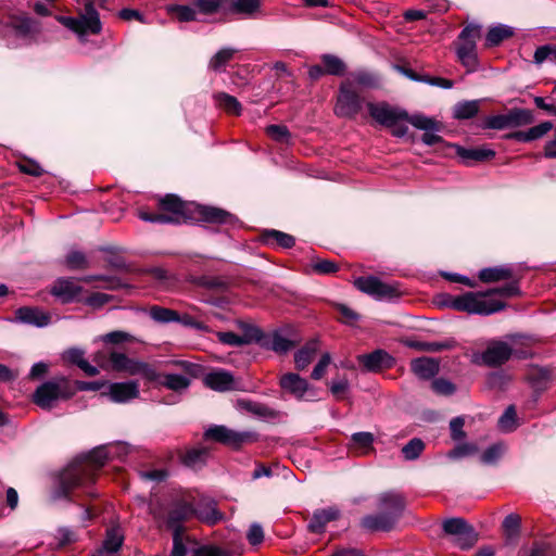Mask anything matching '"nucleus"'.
Here are the masks:
<instances>
[{
	"mask_svg": "<svg viewBox=\"0 0 556 556\" xmlns=\"http://www.w3.org/2000/svg\"><path fill=\"white\" fill-rule=\"evenodd\" d=\"M514 35V30L511 27L506 25H497L494 27H491L485 36V46L496 47L501 42H503L505 39L510 38Z\"/></svg>",
	"mask_w": 556,
	"mask_h": 556,
	"instance_id": "de8ad7c7",
	"label": "nucleus"
},
{
	"mask_svg": "<svg viewBox=\"0 0 556 556\" xmlns=\"http://www.w3.org/2000/svg\"><path fill=\"white\" fill-rule=\"evenodd\" d=\"M528 381L535 391L543 392L548 388L551 371L547 368L535 367L528 374Z\"/></svg>",
	"mask_w": 556,
	"mask_h": 556,
	"instance_id": "37998d69",
	"label": "nucleus"
},
{
	"mask_svg": "<svg viewBox=\"0 0 556 556\" xmlns=\"http://www.w3.org/2000/svg\"><path fill=\"white\" fill-rule=\"evenodd\" d=\"M351 441L353 445L362 450L364 454L374 450L372 443L375 441V437L371 432H355L352 434Z\"/></svg>",
	"mask_w": 556,
	"mask_h": 556,
	"instance_id": "5fc2aeb1",
	"label": "nucleus"
},
{
	"mask_svg": "<svg viewBox=\"0 0 556 556\" xmlns=\"http://www.w3.org/2000/svg\"><path fill=\"white\" fill-rule=\"evenodd\" d=\"M480 111L479 100H465L459 101L454 105L453 117L456 119H470L475 117Z\"/></svg>",
	"mask_w": 556,
	"mask_h": 556,
	"instance_id": "79ce46f5",
	"label": "nucleus"
},
{
	"mask_svg": "<svg viewBox=\"0 0 556 556\" xmlns=\"http://www.w3.org/2000/svg\"><path fill=\"white\" fill-rule=\"evenodd\" d=\"M109 395L114 402H128L139 396V384L137 381L111 383L109 388Z\"/></svg>",
	"mask_w": 556,
	"mask_h": 556,
	"instance_id": "393cba45",
	"label": "nucleus"
},
{
	"mask_svg": "<svg viewBox=\"0 0 556 556\" xmlns=\"http://www.w3.org/2000/svg\"><path fill=\"white\" fill-rule=\"evenodd\" d=\"M239 406L247 410L248 413H251L257 417L264 418V419H276L280 416V413L271 407H269L266 404L249 401V400H241L239 401Z\"/></svg>",
	"mask_w": 556,
	"mask_h": 556,
	"instance_id": "58836bf2",
	"label": "nucleus"
},
{
	"mask_svg": "<svg viewBox=\"0 0 556 556\" xmlns=\"http://www.w3.org/2000/svg\"><path fill=\"white\" fill-rule=\"evenodd\" d=\"M156 380H153L154 382H157L160 386L165 387L168 390H173L175 392H181L184 390H187L190 386V379L182 375L177 374H164L160 375Z\"/></svg>",
	"mask_w": 556,
	"mask_h": 556,
	"instance_id": "ea45409f",
	"label": "nucleus"
},
{
	"mask_svg": "<svg viewBox=\"0 0 556 556\" xmlns=\"http://www.w3.org/2000/svg\"><path fill=\"white\" fill-rule=\"evenodd\" d=\"M65 265L71 270L87 269L89 267V261L84 252L73 250L67 253Z\"/></svg>",
	"mask_w": 556,
	"mask_h": 556,
	"instance_id": "864d4df0",
	"label": "nucleus"
},
{
	"mask_svg": "<svg viewBox=\"0 0 556 556\" xmlns=\"http://www.w3.org/2000/svg\"><path fill=\"white\" fill-rule=\"evenodd\" d=\"M166 12L170 17L180 23L205 22V18L198 17V12L193 4H168L166 5Z\"/></svg>",
	"mask_w": 556,
	"mask_h": 556,
	"instance_id": "7c9ffc66",
	"label": "nucleus"
},
{
	"mask_svg": "<svg viewBox=\"0 0 556 556\" xmlns=\"http://www.w3.org/2000/svg\"><path fill=\"white\" fill-rule=\"evenodd\" d=\"M521 518L517 514H509L503 521V528L508 538H517L519 534Z\"/></svg>",
	"mask_w": 556,
	"mask_h": 556,
	"instance_id": "680f3d73",
	"label": "nucleus"
},
{
	"mask_svg": "<svg viewBox=\"0 0 556 556\" xmlns=\"http://www.w3.org/2000/svg\"><path fill=\"white\" fill-rule=\"evenodd\" d=\"M357 362L364 370L369 372H378L392 368L395 365V358L381 349L375 350L368 354L358 355Z\"/></svg>",
	"mask_w": 556,
	"mask_h": 556,
	"instance_id": "a211bd4d",
	"label": "nucleus"
},
{
	"mask_svg": "<svg viewBox=\"0 0 556 556\" xmlns=\"http://www.w3.org/2000/svg\"><path fill=\"white\" fill-rule=\"evenodd\" d=\"M505 281L506 283L502 287L491 288L484 292H477L478 294H482L483 301L485 303H496L502 305V307L496 309L494 313L503 311L506 307V303L500 300L490 299V296L500 295L503 298H515L521 295V290L519 286L520 279L519 277H517L516 274L514 275V278L506 279Z\"/></svg>",
	"mask_w": 556,
	"mask_h": 556,
	"instance_id": "6ab92c4d",
	"label": "nucleus"
},
{
	"mask_svg": "<svg viewBox=\"0 0 556 556\" xmlns=\"http://www.w3.org/2000/svg\"><path fill=\"white\" fill-rule=\"evenodd\" d=\"M17 168L23 174L33 176V177H40L43 175L45 170L40 166V164L31 159H23L16 163Z\"/></svg>",
	"mask_w": 556,
	"mask_h": 556,
	"instance_id": "bf43d9fd",
	"label": "nucleus"
},
{
	"mask_svg": "<svg viewBox=\"0 0 556 556\" xmlns=\"http://www.w3.org/2000/svg\"><path fill=\"white\" fill-rule=\"evenodd\" d=\"M442 529L460 549H469L478 542V532L464 518H448L443 521Z\"/></svg>",
	"mask_w": 556,
	"mask_h": 556,
	"instance_id": "ddd939ff",
	"label": "nucleus"
},
{
	"mask_svg": "<svg viewBox=\"0 0 556 556\" xmlns=\"http://www.w3.org/2000/svg\"><path fill=\"white\" fill-rule=\"evenodd\" d=\"M203 438L205 441H213L232 448H239L244 443L253 441L254 434L251 432H238L226 426L215 425L204 431Z\"/></svg>",
	"mask_w": 556,
	"mask_h": 556,
	"instance_id": "4468645a",
	"label": "nucleus"
},
{
	"mask_svg": "<svg viewBox=\"0 0 556 556\" xmlns=\"http://www.w3.org/2000/svg\"><path fill=\"white\" fill-rule=\"evenodd\" d=\"M191 3L198 12V17L201 18L215 15L220 11L226 13L227 0H191Z\"/></svg>",
	"mask_w": 556,
	"mask_h": 556,
	"instance_id": "4c0bfd02",
	"label": "nucleus"
},
{
	"mask_svg": "<svg viewBox=\"0 0 556 556\" xmlns=\"http://www.w3.org/2000/svg\"><path fill=\"white\" fill-rule=\"evenodd\" d=\"M279 387L283 393L302 401H314L316 396L315 389L309 382L299 374L287 372L280 376Z\"/></svg>",
	"mask_w": 556,
	"mask_h": 556,
	"instance_id": "2eb2a0df",
	"label": "nucleus"
},
{
	"mask_svg": "<svg viewBox=\"0 0 556 556\" xmlns=\"http://www.w3.org/2000/svg\"><path fill=\"white\" fill-rule=\"evenodd\" d=\"M482 27L479 24L470 23L459 33L455 41V53L460 64L468 73L477 71L479 66L477 42L481 38Z\"/></svg>",
	"mask_w": 556,
	"mask_h": 556,
	"instance_id": "1a4fd4ad",
	"label": "nucleus"
},
{
	"mask_svg": "<svg viewBox=\"0 0 556 556\" xmlns=\"http://www.w3.org/2000/svg\"><path fill=\"white\" fill-rule=\"evenodd\" d=\"M413 346H415L421 351L435 353V352H441L444 350L454 349L456 346V341L454 339H447L442 342H437V341L417 342V343L413 344Z\"/></svg>",
	"mask_w": 556,
	"mask_h": 556,
	"instance_id": "6e6d98bb",
	"label": "nucleus"
},
{
	"mask_svg": "<svg viewBox=\"0 0 556 556\" xmlns=\"http://www.w3.org/2000/svg\"><path fill=\"white\" fill-rule=\"evenodd\" d=\"M237 49L223 48L217 51L208 62V68L213 72L220 73L225 71L226 65L233 59Z\"/></svg>",
	"mask_w": 556,
	"mask_h": 556,
	"instance_id": "49530a36",
	"label": "nucleus"
},
{
	"mask_svg": "<svg viewBox=\"0 0 556 556\" xmlns=\"http://www.w3.org/2000/svg\"><path fill=\"white\" fill-rule=\"evenodd\" d=\"M465 418L463 416H457L451 419L450 421V432L451 439L455 442L463 441L466 439L467 434L464 431Z\"/></svg>",
	"mask_w": 556,
	"mask_h": 556,
	"instance_id": "e2e57ef3",
	"label": "nucleus"
},
{
	"mask_svg": "<svg viewBox=\"0 0 556 556\" xmlns=\"http://www.w3.org/2000/svg\"><path fill=\"white\" fill-rule=\"evenodd\" d=\"M456 154L462 159L466 165H472L473 163L488 162L495 156V151L486 146L476 148H463L456 147Z\"/></svg>",
	"mask_w": 556,
	"mask_h": 556,
	"instance_id": "5701e85b",
	"label": "nucleus"
},
{
	"mask_svg": "<svg viewBox=\"0 0 556 556\" xmlns=\"http://www.w3.org/2000/svg\"><path fill=\"white\" fill-rule=\"evenodd\" d=\"M64 358L68 363L76 365L79 369H81L89 377H94L99 374L98 367L89 364L85 359V352L81 349H78V348L68 349L64 353Z\"/></svg>",
	"mask_w": 556,
	"mask_h": 556,
	"instance_id": "473e14b6",
	"label": "nucleus"
},
{
	"mask_svg": "<svg viewBox=\"0 0 556 556\" xmlns=\"http://www.w3.org/2000/svg\"><path fill=\"white\" fill-rule=\"evenodd\" d=\"M266 134L278 142H288L291 134L285 125H269L266 127Z\"/></svg>",
	"mask_w": 556,
	"mask_h": 556,
	"instance_id": "338daca9",
	"label": "nucleus"
},
{
	"mask_svg": "<svg viewBox=\"0 0 556 556\" xmlns=\"http://www.w3.org/2000/svg\"><path fill=\"white\" fill-rule=\"evenodd\" d=\"M510 345L503 341H492L480 355V362L489 367H497L505 364L514 355Z\"/></svg>",
	"mask_w": 556,
	"mask_h": 556,
	"instance_id": "f3484780",
	"label": "nucleus"
},
{
	"mask_svg": "<svg viewBox=\"0 0 556 556\" xmlns=\"http://www.w3.org/2000/svg\"><path fill=\"white\" fill-rule=\"evenodd\" d=\"M81 292L83 287L70 277L58 278L50 290V293L63 304L74 302Z\"/></svg>",
	"mask_w": 556,
	"mask_h": 556,
	"instance_id": "aec40b11",
	"label": "nucleus"
},
{
	"mask_svg": "<svg viewBox=\"0 0 556 556\" xmlns=\"http://www.w3.org/2000/svg\"><path fill=\"white\" fill-rule=\"evenodd\" d=\"M195 508L191 503L178 502L176 503L167 514L166 526L173 533L182 532V523L193 517Z\"/></svg>",
	"mask_w": 556,
	"mask_h": 556,
	"instance_id": "412c9836",
	"label": "nucleus"
},
{
	"mask_svg": "<svg viewBox=\"0 0 556 556\" xmlns=\"http://www.w3.org/2000/svg\"><path fill=\"white\" fill-rule=\"evenodd\" d=\"M319 342L314 339L306 342L295 354L294 365L298 370H304L315 358Z\"/></svg>",
	"mask_w": 556,
	"mask_h": 556,
	"instance_id": "72a5a7b5",
	"label": "nucleus"
},
{
	"mask_svg": "<svg viewBox=\"0 0 556 556\" xmlns=\"http://www.w3.org/2000/svg\"><path fill=\"white\" fill-rule=\"evenodd\" d=\"M15 319L23 324L45 327L50 324L51 316L38 307L23 306L15 311Z\"/></svg>",
	"mask_w": 556,
	"mask_h": 556,
	"instance_id": "a878e982",
	"label": "nucleus"
},
{
	"mask_svg": "<svg viewBox=\"0 0 556 556\" xmlns=\"http://www.w3.org/2000/svg\"><path fill=\"white\" fill-rule=\"evenodd\" d=\"M377 513L367 514L359 520V527L368 532H390L394 530L406 508V497L401 492L390 490L376 497Z\"/></svg>",
	"mask_w": 556,
	"mask_h": 556,
	"instance_id": "7ed1b4c3",
	"label": "nucleus"
},
{
	"mask_svg": "<svg viewBox=\"0 0 556 556\" xmlns=\"http://www.w3.org/2000/svg\"><path fill=\"white\" fill-rule=\"evenodd\" d=\"M439 306L450 307L457 312L488 316L502 307L496 303H485L482 294L466 292L462 295L441 294L438 298Z\"/></svg>",
	"mask_w": 556,
	"mask_h": 556,
	"instance_id": "6e6552de",
	"label": "nucleus"
},
{
	"mask_svg": "<svg viewBox=\"0 0 556 556\" xmlns=\"http://www.w3.org/2000/svg\"><path fill=\"white\" fill-rule=\"evenodd\" d=\"M321 62L326 75L342 76L346 71L345 63L337 55L323 54Z\"/></svg>",
	"mask_w": 556,
	"mask_h": 556,
	"instance_id": "09e8293b",
	"label": "nucleus"
},
{
	"mask_svg": "<svg viewBox=\"0 0 556 556\" xmlns=\"http://www.w3.org/2000/svg\"><path fill=\"white\" fill-rule=\"evenodd\" d=\"M240 328L243 331L240 336L243 345L256 343L262 349L280 355L287 354L296 345L295 341L283 337L280 330L264 332L260 327L245 323H241Z\"/></svg>",
	"mask_w": 556,
	"mask_h": 556,
	"instance_id": "0eeeda50",
	"label": "nucleus"
},
{
	"mask_svg": "<svg viewBox=\"0 0 556 556\" xmlns=\"http://www.w3.org/2000/svg\"><path fill=\"white\" fill-rule=\"evenodd\" d=\"M357 290L366 293L377 300L392 301L401 298L403 291L399 282H383L375 276H362L354 280Z\"/></svg>",
	"mask_w": 556,
	"mask_h": 556,
	"instance_id": "f8f14e48",
	"label": "nucleus"
},
{
	"mask_svg": "<svg viewBox=\"0 0 556 556\" xmlns=\"http://www.w3.org/2000/svg\"><path fill=\"white\" fill-rule=\"evenodd\" d=\"M59 21L79 36L99 35L102 30L99 13L92 3H85L84 11L78 16H59Z\"/></svg>",
	"mask_w": 556,
	"mask_h": 556,
	"instance_id": "9d476101",
	"label": "nucleus"
},
{
	"mask_svg": "<svg viewBox=\"0 0 556 556\" xmlns=\"http://www.w3.org/2000/svg\"><path fill=\"white\" fill-rule=\"evenodd\" d=\"M192 205L193 203H187L178 195L169 193L159 199L157 212L140 210L138 216L144 222L157 224L191 223Z\"/></svg>",
	"mask_w": 556,
	"mask_h": 556,
	"instance_id": "423d86ee",
	"label": "nucleus"
},
{
	"mask_svg": "<svg viewBox=\"0 0 556 556\" xmlns=\"http://www.w3.org/2000/svg\"><path fill=\"white\" fill-rule=\"evenodd\" d=\"M125 540L123 529L116 525L106 529L105 539L100 549L116 556V553L121 549Z\"/></svg>",
	"mask_w": 556,
	"mask_h": 556,
	"instance_id": "2f4dec72",
	"label": "nucleus"
},
{
	"mask_svg": "<svg viewBox=\"0 0 556 556\" xmlns=\"http://www.w3.org/2000/svg\"><path fill=\"white\" fill-rule=\"evenodd\" d=\"M410 369L418 378L430 380L439 372L440 364L434 358L419 357L412 361Z\"/></svg>",
	"mask_w": 556,
	"mask_h": 556,
	"instance_id": "bb28decb",
	"label": "nucleus"
},
{
	"mask_svg": "<svg viewBox=\"0 0 556 556\" xmlns=\"http://www.w3.org/2000/svg\"><path fill=\"white\" fill-rule=\"evenodd\" d=\"M216 104L223 109L228 114L240 115L242 111V106L237 98L225 93L219 92L214 96Z\"/></svg>",
	"mask_w": 556,
	"mask_h": 556,
	"instance_id": "8fccbe9b",
	"label": "nucleus"
},
{
	"mask_svg": "<svg viewBox=\"0 0 556 556\" xmlns=\"http://www.w3.org/2000/svg\"><path fill=\"white\" fill-rule=\"evenodd\" d=\"M365 99L353 88L349 81H341L336 99L333 112L336 116L355 119L363 111Z\"/></svg>",
	"mask_w": 556,
	"mask_h": 556,
	"instance_id": "9b49d317",
	"label": "nucleus"
},
{
	"mask_svg": "<svg viewBox=\"0 0 556 556\" xmlns=\"http://www.w3.org/2000/svg\"><path fill=\"white\" fill-rule=\"evenodd\" d=\"M193 556H231V554L219 546L204 545L197 548Z\"/></svg>",
	"mask_w": 556,
	"mask_h": 556,
	"instance_id": "774afa93",
	"label": "nucleus"
},
{
	"mask_svg": "<svg viewBox=\"0 0 556 556\" xmlns=\"http://www.w3.org/2000/svg\"><path fill=\"white\" fill-rule=\"evenodd\" d=\"M504 451L503 444L496 443L489 446L481 455L480 459L485 465L495 464L502 456Z\"/></svg>",
	"mask_w": 556,
	"mask_h": 556,
	"instance_id": "0e129e2a",
	"label": "nucleus"
},
{
	"mask_svg": "<svg viewBox=\"0 0 556 556\" xmlns=\"http://www.w3.org/2000/svg\"><path fill=\"white\" fill-rule=\"evenodd\" d=\"M341 517V511L336 506H329L327 508L317 509L313 513V516L307 525V530L311 533L321 534L325 532L326 527L329 522L336 521Z\"/></svg>",
	"mask_w": 556,
	"mask_h": 556,
	"instance_id": "4be33fe9",
	"label": "nucleus"
},
{
	"mask_svg": "<svg viewBox=\"0 0 556 556\" xmlns=\"http://www.w3.org/2000/svg\"><path fill=\"white\" fill-rule=\"evenodd\" d=\"M150 317L153 320H155L157 323H162V324L181 321L178 312L170 309V308L157 306V305H154L150 308Z\"/></svg>",
	"mask_w": 556,
	"mask_h": 556,
	"instance_id": "3c124183",
	"label": "nucleus"
},
{
	"mask_svg": "<svg viewBox=\"0 0 556 556\" xmlns=\"http://www.w3.org/2000/svg\"><path fill=\"white\" fill-rule=\"evenodd\" d=\"M426 444L419 438H413L402 447V455L405 460L417 459L425 451Z\"/></svg>",
	"mask_w": 556,
	"mask_h": 556,
	"instance_id": "603ef678",
	"label": "nucleus"
},
{
	"mask_svg": "<svg viewBox=\"0 0 556 556\" xmlns=\"http://www.w3.org/2000/svg\"><path fill=\"white\" fill-rule=\"evenodd\" d=\"M10 27L15 31L16 36L22 38L30 37L40 31L39 23L27 15L12 16Z\"/></svg>",
	"mask_w": 556,
	"mask_h": 556,
	"instance_id": "c85d7f7f",
	"label": "nucleus"
},
{
	"mask_svg": "<svg viewBox=\"0 0 556 556\" xmlns=\"http://www.w3.org/2000/svg\"><path fill=\"white\" fill-rule=\"evenodd\" d=\"M203 382L207 388L218 392L236 390L232 374L224 369L206 374Z\"/></svg>",
	"mask_w": 556,
	"mask_h": 556,
	"instance_id": "b1692460",
	"label": "nucleus"
},
{
	"mask_svg": "<svg viewBox=\"0 0 556 556\" xmlns=\"http://www.w3.org/2000/svg\"><path fill=\"white\" fill-rule=\"evenodd\" d=\"M479 447L475 443H460L457 444L453 450H451L447 456L452 459H458L467 456H471L477 454Z\"/></svg>",
	"mask_w": 556,
	"mask_h": 556,
	"instance_id": "052dcab7",
	"label": "nucleus"
},
{
	"mask_svg": "<svg viewBox=\"0 0 556 556\" xmlns=\"http://www.w3.org/2000/svg\"><path fill=\"white\" fill-rule=\"evenodd\" d=\"M369 116L380 126L391 130L392 136L403 138L408 131L405 123L422 130H438L439 123L421 114L409 115L402 108L391 105L386 101L367 102Z\"/></svg>",
	"mask_w": 556,
	"mask_h": 556,
	"instance_id": "f03ea898",
	"label": "nucleus"
},
{
	"mask_svg": "<svg viewBox=\"0 0 556 556\" xmlns=\"http://www.w3.org/2000/svg\"><path fill=\"white\" fill-rule=\"evenodd\" d=\"M192 222H203L216 225H231L237 218L230 212L210 205L193 204L191 212Z\"/></svg>",
	"mask_w": 556,
	"mask_h": 556,
	"instance_id": "dca6fc26",
	"label": "nucleus"
},
{
	"mask_svg": "<svg viewBox=\"0 0 556 556\" xmlns=\"http://www.w3.org/2000/svg\"><path fill=\"white\" fill-rule=\"evenodd\" d=\"M194 283L199 287L216 292H226L230 287L229 280L220 276L204 275L198 277L194 280Z\"/></svg>",
	"mask_w": 556,
	"mask_h": 556,
	"instance_id": "c03bdc74",
	"label": "nucleus"
},
{
	"mask_svg": "<svg viewBox=\"0 0 556 556\" xmlns=\"http://www.w3.org/2000/svg\"><path fill=\"white\" fill-rule=\"evenodd\" d=\"M506 114L509 128L531 125L535 121L533 112L528 109L514 108L510 109Z\"/></svg>",
	"mask_w": 556,
	"mask_h": 556,
	"instance_id": "a19ab883",
	"label": "nucleus"
},
{
	"mask_svg": "<svg viewBox=\"0 0 556 556\" xmlns=\"http://www.w3.org/2000/svg\"><path fill=\"white\" fill-rule=\"evenodd\" d=\"M262 241L267 245L291 249L295 244L293 236L276 229H267L262 233Z\"/></svg>",
	"mask_w": 556,
	"mask_h": 556,
	"instance_id": "c9c22d12",
	"label": "nucleus"
},
{
	"mask_svg": "<svg viewBox=\"0 0 556 556\" xmlns=\"http://www.w3.org/2000/svg\"><path fill=\"white\" fill-rule=\"evenodd\" d=\"M262 0H227L226 14L251 16L260 10Z\"/></svg>",
	"mask_w": 556,
	"mask_h": 556,
	"instance_id": "f704fd0d",
	"label": "nucleus"
},
{
	"mask_svg": "<svg viewBox=\"0 0 556 556\" xmlns=\"http://www.w3.org/2000/svg\"><path fill=\"white\" fill-rule=\"evenodd\" d=\"M515 274L516 273L510 265H501L482 268L478 274V278L484 283H493L511 279Z\"/></svg>",
	"mask_w": 556,
	"mask_h": 556,
	"instance_id": "cd10ccee",
	"label": "nucleus"
},
{
	"mask_svg": "<svg viewBox=\"0 0 556 556\" xmlns=\"http://www.w3.org/2000/svg\"><path fill=\"white\" fill-rule=\"evenodd\" d=\"M343 81H349L353 89H355L356 86L363 88H376L379 83L377 76L367 71L353 72Z\"/></svg>",
	"mask_w": 556,
	"mask_h": 556,
	"instance_id": "a18cd8bd",
	"label": "nucleus"
},
{
	"mask_svg": "<svg viewBox=\"0 0 556 556\" xmlns=\"http://www.w3.org/2000/svg\"><path fill=\"white\" fill-rule=\"evenodd\" d=\"M149 273L153 279L162 283L166 289L170 288L176 281L175 277L162 267H153Z\"/></svg>",
	"mask_w": 556,
	"mask_h": 556,
	"instance_id": "69168bd1",
	"label": "nucleus"
},
{
	"mask_svg": "<svg viewBox=\"0 0 556 556\" xmlns=\"http://www.w3.org/2000/svg\"><path fill=\"white\" fill-rule=\"evenodd\" d=\"M208 454L210 451L206 447H192L179 451L178 456L184 466L198 469L206 464Z\"/></svg>",
	"mask_w": 556,
	"mask_h": 556,
	"instance_id": "c756f323",
	"label": "nucleus"
},
{
	"mask_svg": "<svg viewBox=\"0 0 556 556\" xmlns=\"http://www.w3.org/2000/svg\"><path fill=\"white\" fill-rule=\"evenodd\" d=\"M193 516L210 526L217 525L224 519V514L218 510L217 504L214 501L200 505L199 508H195Z\"/></svg>",
	"mask_w": 556,
	"mask_h": 556,
	"instance_id": "e433bc0d",
	"label": "nucleus"
},
{
	"mask_svg": "<svg viewBox=\"0 0 556 556\" xmlns=\"http://www.w3.org/2000/svg\"><path fill=\"white\" fill-rule=\"evenodd\" d=\"M79 390H97L94 382H72L67 378L54 377L37 387L31 400L41 409L50 410L59 401H67Z\"/></svg>",
	"mask_w": 556,
	"mask_h": 556,
	"instance_id": "20e7f679",
	"label": "nucleus"
},
{
	"mask_svg": "<svg viewBox=\"0 0 556 556\" xmlns=\"http://www.w3.org/2000/svg\"><path fill=\"white\" fill-rule=\"evenodd\" d=\"M92 361L103 370L125 372L130 376H142L147 380H156V370L148 363L130 358L125 353L112 346H105L96 352Z\"/></svg>",
	"mask_w": 556,
	"mask_h": 556,
	"instance_id": "39448f33",
	"label": "nucleus"
},
{
	"mask_svg": "<svg viewBox=\"0 0 556 556\" xmlns=\"http://www.w3.org/2000/svg\"><path fill=\"white\" fill-rule=\"evenodd\" d=\"M80 281L86 283H90L92 281H104L106 282L104 288L109 290H117L123 287L121 279L114 276L89 275L80 278Z\"/></svg>",
	"mask_w": 556,
	"mask_h": 556,
	"instance_id": "13d9d810",
	"label": "nucleus"
},
{
	"mask_svg": "<svg viewBox=\"0 0 556 556\" xmlns=\"http://www.w3.org/2000/svg\"><path fill=\"white\" fill-rule=\"evenodd\" d=\"M517 413L514 405H509L498 419V428L504 432H511L516 429Z\"/></svg>",
	"mask_w": 556,
	"mask_h": 556,
	"instance_id": "4d7b16f0",
	"label": "nucleus"
},
{
	"mask_svg": "<svg viewBox=\"0 0 556 556\" xmlns=\"http://www.w3.org/2000/svg\"><path fill=\"white\" fill-rule=\"evenodd\" d=\"M109 459V453L104 446L97 447L84 457L74 459L64 468L58 479V485L52 493V500L65 498L68 502H76L80 496L76 491L89 498H96L99 493L92 489L98 471Z\"/></svg>",
	"mask_w": 556,
	"mask_h": 556,
	"instance_id": "f257e3e1",
	"label": "nucleus"
}]
</instances>
